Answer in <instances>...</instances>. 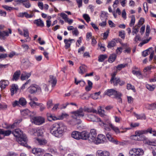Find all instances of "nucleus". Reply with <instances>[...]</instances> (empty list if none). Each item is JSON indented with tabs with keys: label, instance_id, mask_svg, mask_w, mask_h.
Listing matches in <instances>:
<instances>
[{
	"label": "nucleus",
	"instance_id": "393cba45",
	"mask_svg": "<svg viewBox=\"0 0 156 156\" xmlns=\"http://www.w3.org/2000/svg\"><path fill=\"white\" fill-rule=\"evenodd\" d=\"M74 41V39H65L64 42L65 43V48L67 49L70 47L72 41Z\"/></svg>",
	"mask_w": 156,
	"mask_h": 156
},
{
	"label": "nucleus",
	"instance_id": "f257e3e1",
	"mask_svg": "<svg viewBox=\"0 0 156 156\" xmlns=\"http://www.w3.org/2000/svg\"><path fill=\"white\" fill-rule=\"evenodd\" d=\"M66 126L62 124L55 123L50 128V133L54 136L60 137L67 130Z\"/></svg>",
	"mask_w": 156,
	"mask_h": 156
},
{
	"label": "nucleus",
	"instance_id": "423d86ee",
	"mask_svg": "<svg viewBox=\"0 0 156 156\" xmlns=\"http://www.w3.org/2000/svg\"><path fill=\"white\" fill-rule=\"evenodd\" d=\"M31 121L35 125H40L44 122L45 119L41 116L34 117L32 118Z\"/></svg>",
	"mask_w": 156,
	"mask_h": 156
},
{
	"label": "nucleus",
	"instance_id": "9d476101",
	"mask_svg": "<svg viewBox=\"0 0 156 156\" xmlns=\"http://www.w3.org/2000/svg\"><path fill=\"white\" fill-rule=\"evenodd\" d=\"M21 113L22 115L25 118L32 116L35 114L34 112L30 111L28 109H25L21 111Z\"/></svg>",
	"mask_w": 156,
	"mask_h": 156
},
{
	"label": "nucleus",
	"instance_id": "c85d7f7f",
	"mask_svg": "<svg viewBox=\"0 0 156 156\" xmlns=\"http://www.w3.org/2000/svg\"><path fill=\"white\" fill-rule=\"evenodd\" d=\"M132 73L133 74L139 78H143L141 73L140 71H136L134 70H133L132 71Z\"/></svg>",
	"mask_w": 156,
	"mask_h": 156
},
{
	"label": "nucleus",
	"instance_id": "9b49d317",
	"mask_svg": "<svg viewBox=\"0 0 156 156\" xmlns=\"http://www.w3.org/2000/svg\"><path fill=\"white\" fill-rule=\"evenodd\" d=\"M30 13V14H29L27 12H20L18 14L17 16L21 18L25 17L26 18H31L34 16V14L32 12H31Z\"/></svg>",
	"mask_w": 156,
	"mask_h": 156
},
{
	"label": "nucleus",
	"instance_id": "c756f323",
	"mask_svg": "<svg viewBox=\"0 0 156 156\" xmlns=\"http://www.w3.org/2000/svg\"><path fill=\"white\" fill-rule=\"evenodd\" d=\"M114 93H116V91L113 89H108L106 90L104 93L105 94L110 96L114 94Z\"/></svg>",
	"mask_w": 156,
	"mask_h": 156
},
{
	"label": "nucleus",
	"instance_id": "f8f14e48",
	"mask_svg": "<svg viewBox=\"0 0 156 156\" xmlns=\"http://www.w3.org/2000/svg\"><path fill=\"white\" fill-rule=\"evenodd\" d=\"M9 31H0V39L4 40L5 36H8L9 34H12V30L10 29H8Z\"/></svg>",
	"mask_w": 156,
	"mask_h": 156
},
{
	"label": "nucleus",
	"instance_id": "1a4fd4ad",
	"mask_svg": "<svg viewBox=\"0 0 156 156\" xmlns=\"http://www.w3.org/2000/svg\"><path fill=\"white\" fill-rule=\"evenodd\" d=\"M107 142V139L105 135L102 134H99L96 139L94 143L98 144L103 143Z\"/></svg>",
	"mask_w": 156,
	"mask_h": 156
},
{
	"label": "nucleus",
	"instance_id": "39448f33",
	"mask_svg": "<svg viewBox=\"0 0 156 156\" xmlns=\"http://www.w3.org/2000/svg\"><path fill=\"white\" fill-rule=\"evenodd\" d=\"M97 133L94 129H91L89 133H88V139L90 142L94 143L96 138Z\"/></svg>",
	"mask_w": 156,
	"mask_h": 156
},
{
	"label": "nucleus",
	"instance_id": "473e14b6",
	"mask_svg": "<svg viewBox=\"0 0 156 156\" xmlns=\"http://www.w3.org/2000/svg\"><path fill=\"white\" fill-rule=\"evenodd\" d=\"M24 36L26 38V42H29L30 40V38L29 37V32L27 29H25L23 30Z\"/></svg>",
	"mask_w": 156,
	"mask_h": 156
},
{
	"label": "nucleus",
	"instance_id": "b1692460",
	"mask_svg": "<svg viewBox=\"0 0 156 156\" xmlns=\"http://www.w3.org/2000/svg\"><path fill=\"white\" fill-rule=\"evenodd\" d=\"M80 132L75 131L72 132L71 136L74 139L79 140L80 139Z\"/></svg>",
	"mask_w": 156,
	"mask_h": 156
},
{
	"label": "nucleus",
	"instance_id": "49530a36",
	"mask_svg": "<svg viewBox=\"0 0 156 156\" xmlns=\"http://www.w3.org/2000/svg\"><path fill=\"white\" fill-rule=\"evenodd\" d=\"M98 113L101 117H104L105 116V111L101 108V107L100 106L98 110Z\"/></svg>",
	"mask_w": 156,
	"mask_h": 156
},
{
	"label": "nucleus",
	"instance_id": "e2e57ef3",
	"mask_svg": "<svg viewBox=\"0 0 156 156\" xmlns=\"http://www.w3.org/2000/svg\"><path fill=\"white\" fill-rule=\"evenodd\" d=\"M83 17L87 22H88L90 21V18L88 14H84Z\"/></svg>",
	"mask_w": 156,
	"mask_h": 156
},
{
	"label": "nucleus",
	"instance_id": "79ce46f5",
	"mask_svg": "<svg viewBox=\"0 0 156 156\" xmlns=\"http://www.w3.org/2000/svg\"><path fill=\"white\" fill-rule=\"evenodd\" d=\"M134 115L137 119H146L145 116L144 114L138 115L136 113H134Z\"/></svg>",
	"mask_w": 156,
	"mask_h": 156
},
{
	"label": "nucleus",
	"instance_id": "c9c22d12",
	"mask_svg": "<svg viewBox=\"0 0 156 156\" xmlns=\"http://www.w3.org/2000/svg\"><path fill=\"white\" fill-rule=\"evenodd\" d=\"M108 16V13L102 11L101 15V20H107Z\"/></svg>",
	"mask_w": 156,
	"mask_h": 156
},
{
	"label": "nucleus",
	"instance_id": "f3484780",
	"mask_svg": "<svg viewBox=\"0 0 156 156\" xmlns=\"http://www.w3.org/2000/svg\"><path fill=\"white\" fill-rule=\"evenodd\" d=\"M73 113L76 116L79 117H83L84 115L83 109L82 108H80L76 112H73Z\"/></svg>",
	"mask_w": 156,
	"mask_h": 156
},
{
	"label": "nucleus",
	"instance_id": "6e6552de",
	"mask_svg": "<svg viewBox=\"0 0 156 156\" xmlns=\"http://www.w3.org/2000/svg\"><path fill=\"white\" fill-rule=\"evenodd\" d=\"M151 129H148L147 130H141L136 131L135 132V134H136L137 136H139L140 139L143 140V137L144 136L143 135L146 134L148 133H151Z\"/></svg>",
	"mask_w": 156,
	"mask_h": 156
},
{
	"label": "nucleus",
	"instance_id": "cd10ccee",
	"mask_svg": "<svg viewBox=\"0 0 156 156\" xmlns=\"http://www.w3.org/2000/svg\"><path fill=\"white\" fill-rule=\"evenodd\" d=\"M21 72L20 71H17L14 73L12 80H13L17 81L19 79L20 75Z\"/></svg>",
	"mask_w": 156,
	"mask_h": 156
},
{
	"label": "nucleus",
	"instance_id": "2f4dec72",
	"mask_svg": "<svg viewBox=\"0 0 156 156\" xmlns=\"http://www.w3.org/2000/svg\"><path fill=\"white\" fill-rule=\"evenodd\" d=\"M36 142L38 143L40 145H43L47 143V141L45 139H40L37 138H35Z\"/></svg>",
	"mask_w": 156,
	"mask_h": 156
},
{
	"label": "nucleus",
	"instance_id": "de8ad7c7",
	"mask_svg": "<svg viewBox=\"0 0 156 156\" xmlns=\"http://www.w3.org/2000/svg\"><path fill=\"white\" fill-rule=\"evenodd\" d=\"M137 136L136 134L131 135L130 136V138L133 140H134L136 141H140L142 140L141 139L137 137Z\"/></svg>",
	"mask_w": 156,
	"mask_h": 156
},
{
	"label": "nucleus",
	"instance_id": "69168bd1",
	"mask_svg": "<svg viewBox=\"0 0 156 156\" xmlns=\"http://www.w3.org/2000/svg\"><path fill=\"white\" fill-rule=\"evenodd\" d=\"M134 41L136 42H137L138 41H140V37L139 34H136L134 38Z\"/></svg>",
	"mask_w": 156,
	"mask_h": 156
},
{
	"label": "nucleus",
	"instance_id": "8fccbe9b",
	"mask_svg": "<svg viewBox=\"0 0 156 156\" xmlns=\"http://www.w3.org/2000/svg\"><path fill=\"white\" fill-rule=\"evenodd\" d=\"M135 27L136 26L133 27L132 28V34L133 35L136 34L139 31V27L137 26V28H136Z\"/></svg>",
	"mask_w": 156,
	"mask_h": 156
},
{
	"label": "nucleus",
	"instance_id": "680f3d73",
	"mask_svg": "<svg viewBox=\"0 0 156 156\" xmlns=\"http://www.w3.org/2000/svg\"><path fill=\"white\" fill-rule=\"evenodd\" d=\"M101 94V92L99 91L98 92H96L94 94L92 95V98L94 99H97L98 98V96Z\"/></svg>",
	"mask_w": 156,
	"mask_h": 156
},
{
	"label": "nucleus",
	"instance_id": "4d7b16f0",
	"mask_svg": "<svg viewBox=\"0 0 156 156\" xmlns=\"http://www.w3.org/2000/svg\"><path fill=\"white\" fill-rule=\"evenodd\" d=\"M116 93H114V95L115 96L116 98H118L120 100L121 102H122V99L120 98L122 96L121 94L119 92H118L116 91Z\"/></svg>",
	"mask_w": 156,
	"mask_h": 156
},
{
	"label": "nucleus",
	"instance_id": "72a5a7b5",
	"mask_svg": "<svg viewBox=\"0 0 156 156\" xmlns=\"http://www.w3.org/2000/svg\"><path fill=\"white\" fill-rule=\"evenodd\" d=\"M137 156H142L144 153L143 150L141 148H136Z\"/></svg>",
	"mask_w": 156,
	"mask_h": 156
},
{
	"label": "nucleus",
	"instance_id": "ddd939ff",
	"mask_svg": "<svg viewBox=\"0 0 156 156\" xmlns=\"http://www.w3.org/2000/svg\"><path fill=\"white\" fill-rule=\"evenodd\" d=\"M110 153L107 151L98 150L96 153V156H109Z\"/></svg>",
	"mask_w": 156,
	"mask_h": 156
},
{
	"label": "nucleus",
	"instance_id": "20e7f679",
	"mask_svg": "<svg viewBox=\"0 0 156 156\" xmlns=\"http://www.w3.org/2000/svg\"><path fill=\"white\" fill-rule=\"evenodd\" d=\"M29 92L31 94L37 93L39 94L41 92V88L38 85L36 84H32L28 88Z\"/></svg>",
	"mask_w": 156,
	"mask_h": 156
},
{
	"label": "nucleus",
	"instance_id": "a18cd8bd",
	"mask_svg": "<svg viewBox=\"0 0 156 156\" xmlns=\"http://www.w3.org/2000/svg\"><path fill=\"white\" fill-rule=\"evenodd\" d=\"M131 21L129 24L130 27H132L135 24V16L134 15H132L130 16Z\"/></svg>",
	"mask_w": 156,
	"mask_h": 156
},
{
	"label": "nucleus",
	"instance_id": "bb28decb",
	"mask_svg": "<svg viewBox=\"0 0 156 156\" xmlns=\"http://www.w3.org/2000/svg\"><path fill=\"white\" fill-rule=\"evenodd\" d=\"M18 89V86L17 85L15 84L12 85L10 89L11 95L12 96L14 93L17 91Z\"/></svg>",
	"mask_w": 156,
	"mask_h": 156
},
{
	"label": "nucleus",
	"instance_id": "58836bf2",
	"mask_svg": "<svg viewBox=\"0 0 156 156\" xmlns=\"http://www.w3.org/2000/svg\"><path fill=\"white\" fill-rule=\"evenodd\" d=\"M88 85L87 86L85 89L87 91H89L90 90L92 87V83L90 80H87Z\"/></svg>",
	"mask_w": 156,
	"mask_h": 156
},
{
	"label": "nucleus",
	"instance_id": "09e8293b",
	"mask_svg": "<svg viewBox=\"0 0 156 156\" xmlns=\"http://www.w3.org/2000/svg\"><path fill=\"white\" fill-rule=\"evenodd\" d=\"M145 144L150 145L156 146V140L153 141L148 140L146 142Z\"/></svg>",
	"mask_w": 156,
	"mask_h": 156
},
{
	"label": "nucleus",
	"instance_id": "c03bdc74",
	"mask_svg": "<svg viewBox=\"0 0 156 156\" xmlns=\"http://www.w3.org/2000/svg\"><path fill=\"white\" fill-rule=\"evenodd\" d=\"M116 44V42L115 40H112L108 43V47L109 48H112L114 47Z\"/></svg>",
	"mask_w": 156,
	"mask_h": 156
},
{
	"label": "nucleus",
	"instance_id": "a878e982",
	"mask_svg": "<svg viewBox=\"0 0 156 156\" xmlns=\"http://www.w3.org/2000/svg\"><path fill=\"white\" fill-rule=\"evenodd\" d=\"M12 131L9 130H4L3 129H0V136L1 135H3V136H8L11 133Z\"/></svg>",
	"mask_w": 156,
	"mask_h": 156
},
{
	"label": "nucleus",
	"instance_id": "13d9d810",
	"mask_svg": "<svg viewBox=\"0 0 156 156\" xmlns=\"http://www.w3.org/2000/svg\"><path fill=\"white\" fill-rule=\"evenodd\" d=\"M127 64H120L118 65L117 67L116 68L118 70H121L122 68H124Z\"/></svg>",
	"mask_w": 156,
	"mask_h": 156
},
{
	"label": "nucleus",
	"instance_id": "a19ab883",
	"mask_svg": "<svg viewBox=\"0 0 156 156\" xmlns=\"http://www.w3.org/2000/svg\"><path fill=\"white\" fill-rule=\"evenodd\" d=\"M108 57L106 55H101L98 57V61L99 62H103Z\"/></svg>",
	"mask_w": 156,
	"mask_h": 156
},
{
	"label": "nucleus",
	"instance_id": "6ab92c4d",
	"mask_svg": "<svg viewBox=\"0 0 156 156\" xmlns=\"http://www.w3.org/2000/svg\"><path fill=\"white\" fill-rule=\"evenodd\" d=\"M87 71V66L84 64H82L78 70V73L81 74H83Z\"/></svg>",
	"mask_w": 156,
	"mask_h": 156
},
{
	"label": "nucleus",
	"instance_id": "0e129e2a",
	"mask_svg": "<svg viewBox=\"0 0 156 156\" xmlns=\"http://www.w3.org/2000/svg\"><path fill=\"white\" fill-rule=\"evenodd\" d=\"M52 105L53 104L51 100H49L47 102V107L48 108H51Z\"/></svg>",
	"mask_w": 156,
	"mask_h": 156
},
{
	"label": "nucleus",
	"instance_id": "ea45409f",
	"mask_svg": "<svg viewBox=\"0 0 156 156\" xmlns=\"http://www.w3.org/2000/svg\"><path fill=\"white\" fill-rule=\"evenodd\" d=\"M116 57V55L115 54L111 55L108 59V62L110 63L113 62L115 60Z\"/></svg>",
	"mask_w": 156,
	"mask_h": 156
},
{
	"label": "nucleus",
	"instance_id": "dca6fc26",
	"mask_svg": "<svg viewBox=\"0 0 156 156\" xmlns=\"http://www.w3.org/2000/svg\"><path fill=\"white\" fill-rule=\"evenodd\" d=\"M32 152L36 155L40 156L44 153V150L40 148H34L32 150Z\"/></svg>",
	"mask_w": 156,
	"mask_h": 156
},
{
	"label": "nucleus",
	"instance_id": "5fc2aeb1",
	"mask_svg": "<svg viewBox=\"0 0 156 156\" xmlns=\"http://www.w3.org/2000/svg\"><path fill=\"white\" fill-rule=\"evenodd\" d=\"M29 105L32 108H34L36 107V106L38 105L39 103L33 101H31L29 103Z\"/></svg>",
	"mask_w": 156,
	"mask_h": 156
},
{
	"label": "nucleus",
	"instance_id": "f03ea898",
	"mask_svg": "<svg viewBox=\"0 0 156 156\" xmlns=\"http://www.w3.org/2000/svg\"><path fill=\"white\" fill-rule=\"evenodd\" d=\"M12 133L16 137V140L21 145L26 146L27 142V137L20 129H16L13 131Z\"/></svg>",
	"mask_w": 156,
	"mask_h": 156
},
{
	"label": "nucleus",
	"instance_id": "5701e85b",
	"mask_svg": "<svg viewBox=\"0 0 156 156\" xmlns=\"http://www.w3.org/2000/svg\"><path fill=\"white\" fill-rule=\"evenodd\" d=\"M80 139H81L82 140H86L88 139V133L84 131L81 132H80Z\"/></svg>",
	"mask_w": 156,
	"mask_h": 156
},
{
	"label": "nucleus",
	"instance_id": "bf43d9fd",
	"mask_svg": "<svg viewBox=\"0 0 156 156\" xmlns=\"http://www.w3.org/2000/svg\"><path fill=\"white\" fill-rule=\"evenodd\" d=\"M150 31V27L149 25H147L146 27V29L145 33L147 37H148L149 36Z\"/></svg>",
	"mask_w": 156,
	"mask_h": 156
},
{
	"label": "nucleus",
	"instance_id": "603ef678",
	"mask_svg": "<svg viewBox=\"0 0 156 156\" xmlns=\"http://www.w3.org/2000/svg\"><path fill=\"white\" fill-rule=\"evenodd\" d=\"M23 5L26 8H29L31 6V4L28 0L24 1L23 4Z\"/></svg>",
	"mask_w": 156,
	"mask_h": 156
},
{
	"label": "nucleus",
	"instance_id": "aec40b11",
	"mask_svg": "<svg viewBox=\"0 0 156 156\" xmlns=\"http://www.w3.org/2000/svg\"><path fill=\"white\" fill-rule=\"evenodd\" d=\"M48 82L51 84L52 87H54L57 83V80L56 77L50 75L49 76V80Z\"/></svg>",
	"mask_w": 156,
	"mask_h": 156
},
{
	"label": "nucleus",
	"instance_id": "4c0bfd02",
	"mask_svg": "<svg viewBox=\"0 0 156 156\" xmlns=\"http://www.w3.org/2000/svg\"><path fill=\"white\" fill-rule=\"evenodd\" d=\"M18 101L20 105L22 106L26 105L27 103L26 99L23 97L20 98Z\"/></svg>",
	"mask_w": 156,
	"mask_h": 156
},
{
	"label": "nucleus",
	"instance_id": "4468645a",
	"mask_svg": "<svg viewBox=\"0 0 156 156\" xmlns=\"http://www.w3.org/2000/svg\"><path fill=\"white\" fill-rule=\"evenodd\" d=\"M111 83L113 84L115 86H116L118 84L120 85H122L125 83L123 81H121L119 78L116 77L114 78L112 81H110Z\"/></svg>",
	"mask_w": 156,
	"mask_h": 156
},
{
	"label": "nucleus",
	"instance_id": "338daca9",
	"mask_svg": "<svg viewBox=\"0 0 156 156\" xmlns=\"http://www.w3.org/2000/svg\"><path fill=\"white\" fill-rule=\"evenodd\" d=\"M2 7L6 10L8 11H11L13 9L12 7L6 5H2Z\"/></svg>",
	"mask_w": 156,
	"mask_h": 156
},
{
	"label": "nucleus",
	"instance_id": "7c9ffc66",
	"mask_svg": "<svg viewBox=\"0 0 156 156\" xmlns=\"http://www.w3.org/2000/svg\"><path fill=\"white\" fill-rule=\"evenodd\" d=\"M145 107L148 109L153 110L156 109V102L151 104H146Z\"/></svg>",
	"mask_w": 156,
	"mask_h": 156
},
{
	"label": "nucleus",
	"instance_id": "2eb2a0df",
	"mask_svg": "<svg viewBox=\"0 0 156 156\" xmlns=\"http://www.w3.org/2000/svg\"><path fill=\"white\" fill-rule=\"evenodd\" d=\"M60 16L64 20L65 22L68 23L69 24H71L73 22V20L72 19H69L67 15L63 12L61 13Z\"/></svg>",
	"mask_w": 156,
	"mask_h": 156
},
{
	"label": "nucleus",
	"instance_id": "f704fd0d",
	"mask_svg": "<svg viewBox=\"0 0 156 156\" xmlns=\"http://www.w3.org/2000/svg\"><path fill=\"white\" fill-rule=\"evenodd\" d=\"M129 156H137L136 148L131 149L129 151Z\"/></svg>",
	"mask_w": 156,
	"mask_h": 156
},
{
	"label": "nucleus",
	"instance_id": "052dcab7",
	"mask_svg": "<svg viewBox=\"0 0 156 156\" xmlns=\"http://www.w3.org/2000/svg\"><path fill=\"white\" fill-rule=\"evenodd\" d=\"M144 21V20L142 18H141L139 20L137 24V26L140 27V26L143 25Z\"/></svg>",
	"mask_w": 156,
	"mask_h": 156
},
{
	"label": "nucleus",
	"instance_id": "a211bd4d",
	"mask_svg": "<svg viewBox=\"0 0 156 156\" xmlns=\"http://www.w3.org/2000/svg\"><path fill=\"white\" fill-rule=\"evenodd\" d=\"M33 23L37 27H42L44 26V21L40 19L34 20Z\"/></svg>",
	"mask_w": 156,
	"mask_h": 156
},
{
	"label": "nucleus",
	"instance_id": "0eeeda50",
	"mask_svg": "<svg viewBox=\"0 0 156 156\" xmlns=\"http://www.w3.org/2000/svg\"><path fill=\"white\" fill-rule=\"evenodd\" d=\"M85 116L86 117L87 119L88 120L91 121L93 122H98L99 121L101 122V123H100V125L101 126V124H102L103 122H101V119L100 118H98L95 115L91 114H86L85 115ZM107 120L105 121V122H105ZM103 127V126H102Z\"/></svg>",
	"mask_w": 156,
	"mask_h": 156
},
{
	"label": "nucleus",
	"instance_id": "7ed1b4c3",
	"mask_svg": "<svg viewBox=\"0 0 156 156\" xmlns=\"http://www.w3.org/2000/svg\"><path fill=\"white\" fill-rule=\"evenodd\" d=\"M101 126L106 130L110 131L111 129L113 130L116 134L120 133H123L124 132L123 131H120L119 128L112 123L109 120H107L105 122H102L101 124Z\"/></svg>",
	"mask_w": 156,
	"mask_h": 156
},
{
	"label": "nucleus",
	"instance_id": "4be33fe9",
	"mask_svg": "<svg viewBox=\"0 0 156 156\" xmlns=\"http://www.w3.org/2000/svg\"><path fill=\"white\" fill-rule=\"evenodd\" d=\"M31 73H27L26 72L23 73L21 76L20 79L22 80H24L28 79L31 76Z\"/></svg>",
	"mask_w": 156,
	"mask_h": 156
},
{
	"label": "nucleus",
	"instance_id": "37998d69",
	"mask_svg": "<svg viewBox=\"0 0 156 156\" xmlns=\"http://www.w3.org/2000/svg\"><path fill=\"white\" fill-rule=\"evenodd\" d=\"M69 115L66 113H62L61 114L58 116V119L59 120H62L64 118H67Z\"/></svg>",
	"mask_w": 156,
	"mask_h": 156
},
{
	"label": "nucleus",
	"instance_id": "774afa93",
	"mask_svg": "<svg viewBox=\"0 0 156 156\" xmlns=\"http://www.w3.org/2000/svg\"><path fill=\"white\" fill-rule=\"evenodd\" d=\"M122 51V47H118L116 50V53L117 54H120Z\"/></svg>",
	"mask_w": 156,
	"mask_h": 156
},
{
	"label": "nucleus",
	"instance_id": "412c9836",
	"mask_svg": "<svg viewBox=\"0 0 156 156\" xmlns=\"http://www.w3.org/2000/svg\"><path fill=\"white\" fill-rule=\"evenodd\" d=\"M9 82L8 80H2L0 81V87L2 89H4L9 84Z\"/></svg>",
	"mask_w": 156,
	"mask_h": 156
},
{
	"label": "nucleus",
	"instance_id": "e433bc0d",
	"mask_svg": "<svg viewBox=\"0 0 156 156\" xmlns=\"http://www.w3.org/2000/svg\"><path fill=\"white\" fill-rule=\"evenodd\" d=\"M84 111L89 113H96L97 112V111L94 108L87 107L84 108Z\"/></svg>",
	"mask_w": 156,
	"mask_h": 156
},
{
	"label": "nucleus",
	"instance_id": "864d4df0",
	"mask_svg": "<svg viewBox=\"0 0 156 156\" xmlns=\"http://www.w3.org/2000/svg\"><path fill=\"white\" fill-rule=\"evenodd\" d=\"M146 87L149 90L153 91L155 87L154 85H151L149 84H147L146 85Z\"/></svg>",
	"mask_w": 156,
	"mask_h": 156
},
{
	"label": "nucleus",
	"instance_id": "3c124183",
	"mask_svg": "<svg viewBox=\"0 0 156 156\" xmlns=\"http://www.w3.org/2000/svg\"><path fill=\"white\" fill-rule=\"evenodd\" d=\"M36 131L37 135L38 136H41L43 134V130L41 129H37Z\"/></svg>",
	"mask_w": 156,
	"mask_h": 156
},
{
	"label": "nucleus",
	"instance_id": "6e6d98bb",
	"mask_svg": "<svg viewBox=\"0 0 156 156\" xmlns=\"http://www.w3.org/2000/svg\"><path fill=\"white\" fill-rule=\"evenodd\" d=\"M107 138L110 141L113 142L114 141L115 142L116 141H115L113 138L112 137L111 134L109 133H108L106 134Z\"/></svg>",
	"mask_w": 156,
	"mask_h": 156
}]
</instances>
